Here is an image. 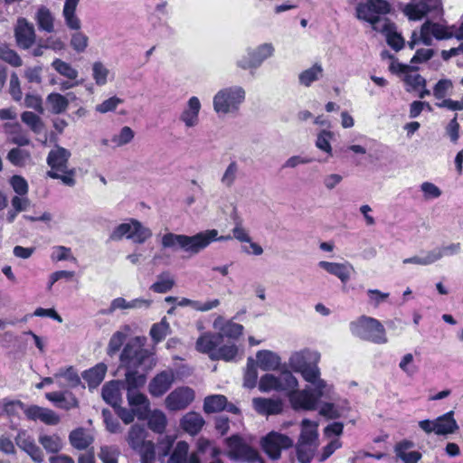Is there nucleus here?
Wrapping results in <instances>:
<instances>
[{
    "instance_id": "28",
    "label": "nucleus",
    "mask_w": 463,
    "mask_h": 463,
    "mask_svg": "<svg viewBox=\"0 0 463 463\" xmlns=\"http://www.w3.org/2000/svg\"><path fill=\"white\" fill-rule=\"evenodd\" d=\"M414 447V443L408 439H403L395 445L394 450L396 456L401 458L403 463H418L422 455L419 451L407 452L408 449Z\"/></svg>"
},
{
    "instance_id": "1",
    "label": "nucleus",
    "mask_w": 463,
    "mask_h": 463,
    "mask_svg": "<svg viewBox=\"0 0 463 463\" xmlns=\"http://www.w3.org/2000/svg\"><path fill=\"white\" fill-rule=\"evenodd\" d=\"M216 230L201 232L194 236L167 232L162 237V246L171 249L180 248L186 252L196 254L212 241L218 240Z\"/></svg>"
},
{
    "instance_id": "44",
    "label": "nucleus",
    "mask_w": 463,
    "mask_h": 463,
    "mask_svg": "<svg viewBox=\"0 0 463 463\" xmlns=\"http://www.w3.org/2000/svg\"><path fill=\"white\" fill-rule=\"evenodd\" d=\"M259 389L260 392H267L271 390L282 391L285 387L279 378L273 374L266 373L260 379Z\"/></svg>"
},
{
    "instance_id": "41",
    "label": "nucleus",
    "mask_w": 463,
    "mask_h": 463,
    "mask_svg": "<svg viewBox=\"0 0 463 463\" xmlns=\"http://www.w3.org/2000/svg\"><path fill=\"white\" fill-rule=\"evenodd\" d=\"M55 378H63L66 386L70 388H76L80 384V378L73 366L61 368L58 373L54 374Z\"/></svg>"
},
{
    "instance_id": "9",
    "label": "nucleus",
    "mask_w": 463,
    "mask_h": 463,
    "mask_svg": "<svg viewBox=\"0 0 463 463\" xmlns=\"http://www.w3.org/2000/svg\"><path fill=\"white\" fill-rule=\"evenodd\" d=\"M148 351L137 338L130 339L120 354V363L127 369H137L148 358Z\"/></svg>"
},
{
    "instance_id": "11",
    "label": "nucleus",
    "mask_w": 463,
    "mask_h": 463,
    "mask_svg": "<svg viewBox=\"0 0 463 463\" xmlns=\"http://www.w3.org/2000/svg\"><path fill=\"white\" fill-rule=\"evenodd\" d=\"M194 391L188 386H181L173 390L165 398V407L170 411L186 409L194 400Z\"/></svg>"
},
{
    "instance_id": "56",
    "label": "nucleus",
    "mask_w": 463,
    "mask_h": 463,
    "mask_svg": "<svg viewBox=\"0 0 463 463\" xmlns=\"http://www.w3.org/2000/svg\"><path fill=\"white\" fill-rule=\"evenodd\" d=\"M119 454V449L117 447L102 446L98 456L102 463H118Z\"/></svg>"
},
{
    "instance_id": "37",
    "label": "nucleus",
    "mask_w": 463,
    "mask_h": 463,
    "mask_svg": "<svg viewBox=\"0 0 463 463\" xmlns=\"http://www.w3.org/2000/svg\"><path fill=\"white\" fill-rule=\"evenodd\" d=\"M219 329L220 332L218 334L221 335L222 342L224 337L238 340L243 335L244 331L242 325L235 323L232 320L225 321Z\"/></svg>"
},
{
    "instance_id": "57",
    "label": "nucleus",
    "mask_w": 463,
    "mask_h": 463,
    "mask_svg": "<svg viewBox=\"0 0 463 463\" xmlns=\"http://www.w3.org/2000/svg\"><path fill=\"white\" fill-rule=\"evenodd\" d=\"M443 257V253L441 251H429L428 254L421 258L418 256H414L409 259L404 260V263H413L419 265H429L431 264Z\"/></svg>"
},
{
    "instance_id": "16",
    "label": "nucleus",
    "mask_w": 463,
    "mask_h": 463,
    "mask_svg": "<svg viewBox=\"0 0 463 463\" xmlns=\"http://www.w3.org/2000/svg\"><path fill=\"white\" fill-rule=\"evenodd\" d=\"M14 440L17 447L24 451L34 463H43L44 461L43 452L27 430H19Z\"/></svg>"
},
{
    "instance_id": "17",
    "label": "nucleus",
    "mask_w": 463,
    "mask_h": 463,
    "mask_svg": "<svg viewBox=\"0 0 463 463\" xmlns=\"http://www.w3.org/2000/svg\"><path fill=\"white\" fill-rule=\"evenodd\" d=\"M175 382L173 370H164L156 373L149 382L148 392L152 397H162L172 387Z\"/></svg>"
},
{
    "instance_id": "5",
    "label": "nucleus",
    "mask_w": 463,
    "mask_h": 463,
    "mask_svg": "<svg viewBox=\"0 0 463 463\" xmlns=\"http://www.w3.org/2000/svg\"><path fill=\"white\" fill-rule=\"evenodd\" d=\"M391 11L392 6L387 0H366L355 6L357 19L370 24L373 30H379V24H383L381 15L388 14Z\"/></svg>"
},
{
    "instance_id": "3",
    "label": "nucleus",
    "mask_w": 463,
    "mask_h": 463,
    "mask_svg": "<svg viewBox=\"0 0 463 463\" xmlns=\"http://www.w3.org/2000/svg\"><path fill=\"white\" fill-rule=\"evenodd\" d=\"M350 329L355 336L376 345L388 342L383 325L376 318L361 316L350 324Z\"/></svg>"
},
{
    "instance_id": "49",
    "label": "nucleus",
    "mask_w": 463,
    "mask_h": 463,
    "mask_svg": "<svg viewBox=\"0 0 463 463\" xmlns=\"http://www.w3.org/2000/svg\"><path fill=\"white\" fill-rule=\"evenodd\" d=\"M52 68L61 75L70 79L75 80L78 77V71L70 63L61 60L55 59L52 63Z\"/></svg>"
},
{
    "instance_id": "14",
    "label": "nucleus",
    "mask_w": 463,
    "mask_h": 463,
    "mask_svg": "<svg viewBox=\"0 0 463 463\" xmlns=\"http://www.w3.org/2000/svg\"><path fill=\"white\" fill-rule=\"evenodd\" d=\"M322 395L321 389L317 391L302 390V391H292L288 397L291 406L294 410H305L312 411L315 410L317 404Z\"/></svg>"
},
{
    "instance_id": "31",
    "label": "nucleus",
    "mask_w": 463,
    "mask_h": 463,
    "mask_svg": "<svg viewBox=\"0 0 463 463\" xmlns=\"http://www.w3.org/2000/svg\"><path fill=\"white\" fill-rule=\"evenodd\" d=\"M256 357L259 366L263 371L276 370L280 364V357L269 350L258 351Z\"/></svg>"
},
{
    "instance_id": "64",
    "label": "nucleus",
    "mask_w": 463,
    "mask_h": 463,
    "mask_svg": "<svg viewBox=\"0 0 463 463\" xmlns=\"http://www.w3.org/2000/svg\"><path fill=\"white\" fill-rule=\"evenodd\" d=\"M89 38L80 32L74 33L71 35V46L77 52H83L88 46Z\"/></svg>"
},
{
    "instance_id": "46",
    "label": "nucleus",
    "mask_w": 463,
    "mask_h": 463,
    "mask_svg": "<svg viewBox=\"0 0 463 463\" xmlns=\"http://www.w3.org/2000/svg\"><path fill=\"white\" fill-rule=\"evenodd\" d=\"M178 305L180 307H192L194 309L197 310V311H202V312H205V311H209L214 307H217L219 305H220V301L219 299H213V300H210V301H207V302H204V303H202L200 301H196V300H192V299H189V298H183L179 302H178Z\"/></svg>"
},
{
    "instance_id": "29",
    "label": "nucleus",
    "mask_w": 463,
    "mask_h": 463,
    "mask_svg": "<svg viewBox=\"0 0 463 463\" xmlns=\"http://www.w3.org/2000/svg\"><path fill=\"white\" fill-rule=\"evenodd\" d=\"M107 373V365L99 363L82 373V378L87 382L90 389L97 388L104 380Z\"/></svg>"
},
{
    "instance_id": "40",
    "label": "nucleus",
    "mask_w": 463,
    "mask_h": 463,
    "mask_svg": "<svg viewBox=\"0 0 463 463\" xmlns=\"http://www.w3.org/2000/svg\"><path fill=\"white\" fill-rule=\"evenodd\" d=\"M167 425V420L165 413L161 411H154L147 420L148 428L158 434L165 432Z\"/></svg>"
},
{
    "instance_id": "33",
    "label": "nucleus",
    "mask_w": 463,
    "mask_h": 463,
    "mask_svg": "<svg viewBox=\"0 0 463 463\" xmlns=\"http://www.w3.org/2000/svg\"><path fill=\"white\" fill-rule=\"evenodd\" d=\"M226 406L227 398L222 394L209 395L203 401V411L207 414L222 411Z\"/></svg>"
},
{
    "instance_id": "62",
    "label": "nucleus",
    "mask_w": 463,
    "mask_h": 463,
    "mask_svg": "<svg viewBox=\"0 0 463 463\" xmlns=\"http://www.w3.org/2000/svg\"><path fill=\"white\" fill-rule=\"evenodd\" d=\"M117 415L122 420L125 424L133 422L136 415H141L142 412L138 411V409H127L119 404L118 407H113Z\"/></svg>"
},
{
    "instance_id": "24",
    "label": "nucleus",
    "mask_w": 463,
    "mask_h": 463,
    "mask_svg": "<svg viewBox=\"0 0 463 463\" xmlns=\"http://www.w3.org/2000/svg\"><path fill=\"white\" fill-rule=\"evenodd\" d=\"M222 343V336L218 333H205L197 339L196 349L203 354H207L212 360V354Z\"/></svg>"
},
{
    "instance_id": "19",
    "label": "nucleus",
    "mask_w": 463,
    "mask_h": 463,
    "mask_svg": "<svg viewBox=\"0 0 463 463\" xmlns=\"http://www.w3.org/2000/svg\"><path fill=\"white\" fill-rule=\"evenodd\" d=\"M396 24L389 18H383V24L379 26L380 32L386 37L387 44L392 47L395 52L401 51L404 47V39L401 33L396 31Z\"/></svg>"
},
{
    "instance_id": "18",
    "label": "nucleus",
    "mask_w": 463,
    "mask_h": 463,
    "mask_svg": "<svg viewBox=\"0 0 463 463\" xmlns=\"http://www.w3.org/2000/svg\"><path fill=\"white\" fill-rule=\"evenodd\" d=\"M14 37L18 47L28 50L35 43L36 35L33 25L24 17L18 18L14 27Z\"/></svg>"
},
{
    "instance_id": "20",
    "label": "nucleus",
    "mask_w": 463,
    "mask_h": 463,
    "mask_svg": "<svg viewBox=\"0 0 463 463\" xmlns=\"http://www.w3.org/2000/svg\"><path fill=\"white\" fill-rule=\"evenodd\" d=\"M122 389H124L122 381H109L102 386L101 396L111 407H118L122 402Z\"/></svg>"
},
{
    "instance_id": "63",
    "label": "nucleus",
    "mask_w": 463,
    "mask_h": 463,
    "mask_svg": "<svg viewBox=\"0 0 463 463\" xmlns=\"http://www.w3.org/2000/svg\"><path fill=\"white\" fill-rule=\"evenodd\" d=\"M460 125L458 121V114L449 120L445 128L446 134L453 144H457L459 139Z\"/></svg>"
},
{
    "instance_id": "12",
    "label": "nucleus",
    "mask_w": 463,
    "mask_h": 463,
    "mask_svg": "<svg viewBox=\"0 0 463 463\" xmlns=\"http://www.w3.org/2000/svg\"><path fill=\"white\" fill-rule=\"evenodd\" d=\"M262 449L271 459L280 458L281 449L292 447V439L284 434L269 432L261 441Z\"/></svg>"
},
{
    "instance_id": "47",
    "label": "nucleus",
    "mask_w": 463,
    "mask_h": 463,
    "mask_svg": "<svg viewBox=\"0 0 463 463\" xmlns=\"http://www.w3.org/2000/svg\"><path fill=\"white\" fill-rule=\"evenodd\" d=\"M175 286V280L168 273L164 272L158 276V280L153 283L150 289L156 293H166Z\"/></svg>"
},
{
    "instance_id": "21",
    "label": "nucleus",
    "mask_w": 463,
    "mask_h": 463,
    "mask_svg": "<svg viewBox=\"0 0 463 463\" xmlns=\"http://www.w3.org/2000/svg\"><path fill=\"white\" fill-rule=\"evenodd\" d=\"M437 2L434 0H420L417 3H411L405 6L404 13L411 21L422 19L429 13L436 9Z\"/></svg>"
},
{
    "instance_id": "4",
    "label": "nucleus",
    "mask_w": 463,
    "mask_h": 463,
    "mask_svg": "<svg viewBox=\"0 0 463 463\" xmlns=\"http://www.w3.org/2000/svg\"><path fill=\"white\" fill-rule=\"evenodd\" d=\"M147 431L143 425L133 424L128 433L129 447L140 456L141 463H155L156 458V445L147 440Z\"/></svg>"
},
{
    "instance_id": "55",
    "label": "nucleus",
    "mask_w": 463,
    "mask_h": 463,
    "mask_svg": "<svg viewBox=\"0 0 463 463\" xmlns=\"http://www.w3.org/2000/svg\"><path fill=\"white\" fill-rule=\"evenodd\" d=\"M175 440V437L165 435L157 439V444L156 447V452H157L158 457L160 458H165L170 454L171 449H173L174 443Z\"/></svg>"
},
{
    "instance_id": "38",
    "label": "nucleus",
    "mask_w": 463,
    "mask_h": 463,
    "mask_svg": "<svg viewBox=\"0 0 463 463\" xmlns=\"http://www.w3.org/2000/svg\"><path fill=\"white\" fill-rule=\"evenodd\" d=\"M38 441L47 453L56 454L62 449V440L58 434L40 435Z\"/></svg>"
},
{
    "instance_id": "34",
    "label": "nucleus",
    "mask_w": 463,
    "mask_h": 463,
    "mask_svg": "<svg viewBox=\"0 0 463 463\" xmlns=\"http://www.w3.org/2000/svg\"><path fill=\"white\" fill-rule=\"evenodd\" d=\"M72 447L77 449H86L93 441V438L83 428L72 430L69 436Z\"/></svg>"
},
{
    "instance_id": "26",
    "label": "nucleus",
    "mask_w": 463,
    "mask_h": 463,
    "mask_svg": "<svg viewBox=\"0 0 463 463\" xmlns=\"http://www.w3.org/2000/svg\"><path fill=\"white\" fill-rule=\"evenodd\" d=\"M318 265L329 274L337 277L343 283H346L350 279L353 267L349 263H336L322 260Z\"/></svg>"
},
{
    "instance_id": "43",
    "label": "nucleus",
    "mask_w": 463,
    "mask_h": 463,
    "mask_svg": "<svg viewBox=\"0 0 463 463\" xmlns=\"http://www.w3.org/2000/svg\"><path fill=\"white\" fill-rule=\"evenodd\" d=\"M238 354V347L235 344L223 345L217 347V350L212 354L213 361L223 360L230 362Z\"/></svg>"
},
{
    "instance_id": "54",
    "label": "nucleus",
    "mask_w": 463,
    "mask_h": 463,
    "mask_svg": "<svg viewBox=\"0 0 463 463\" xmlns=\"http://www.w3.org/2000/svg\"><path fill=\"white\" fill-rule=\"evenodd\" d=\"M244 386L248 388L255 387L258 380L257 365L252 357H249L247 361V368L244 373Z\"/></svg>"
},
{
    "instance_id": "42",
    "label": "nucleus",
    "mask_w": 463,
    "mask_h": 463,
    "mask_svg": "<svg viewBox=\"0 0 463 463\" xmlns=\"http://www.w3.org/2000/svg\"><path fill=\"white\" fill-rule=\"evenodd\" d=\"M323 74V68L320 64L315 63L311 68L303 71L298 77L300 84L309 87L317 80Z\"/></svg>"
},
{
    "instance_id": "6",
    "label": "nucleus",
    "mask_w": 463,
    "mask_h": 463,
    "mask_svg": "<svg viewBox=\"0 0 463 463\" xmlns=\"http://www.w3.org/2000/svg\"><path fill=\"white\" fill-rule=\"evenodd\" d=\"M151 236L152 232L148 228L144 227L139 221L130 219L128 222L118 225L111 232L109 239L120 241L125 237L135 243L142 244Z\"/></svg>"
},
{
    "instance_id": "2",
    "label": "nucleus",
    "mask_w": 463,
    "mask_h": 463,
    "mask_svg": "<svg viewBox=\"0 0 463 463\" xmlns=\"http://www.w3.org/2000/svg\"><path fill=\"white\" fill-rule=\"evenodd\" d=\"M71 156L68 149L57 146L49 152L46 162L50 166L47 175L52 179L61 180L63 184L71 187L76 184V169L68 167Z\"/></svg>"
},
{
    "instance_id": "59",
    "label": "nucleus",
    "mask_w": 463,
    "mask_h": 463,
    "mask_svg": "<svg viewBox=\"0 0 463 463\" xmlns=\"http://www.w3.org/2000/svg\"><path fill=\"white\" fill-rule=\"evenodd\" d=\"M45 397L61 409L69 410L70 408L78 406V401L75 397L71 398L72 402L70 405L62 404V402H66V398L64 393L61 392H47Z\"/></svg>"
},
{
    "instance_id": "61",
    "label": "nucleus",
    "mask_w": 463,
    "mask_h": 463,
    "mask_svg": "<svg viewBox=\"0 0 463 463\" xmlns=\"http://www.w3.org/2000/svg\"><path fill=\"white\" fill-rule=\"evenodd\" d=\"M126 340V335L120 331H117L109 339L107 353L109 356L116 354L123 345Z\"/></svg>"
},
{
    "instance_id": "30",
    "label": "nucleus",
    "mask_w": 463,
    "mask_h": 463,
    "mask_svg": "<svg viewBox=\"0 0 463 463\" xmlns=\"http://www.w3.org/2000/svg\"><path fill=\"white\" fill-rule=\"evenodd\" d=\"M403 80L405 84L411 88V90L418 92L420 99H423L426 96L430 95V91L426 88V79L420 74H412L408 72L406 75H404Z\"/></svg>"
},
{
    "instance_id": "58",
    "label": "nucleus",
    "mask_w": 463,
    "mask_h": 463,
    "mask_svg": "<svg viewBox=\"0 0 463 463\" xmlns=\"http://www.w3.org/2000/svg\"><path fill=\"white\" fill-rule=\"evenodd\" d=\"M453 88V83L449 79H441L433 87V96L438 100L446 99L445 97Z\"/></svg>"
},
{
    "instance_id": "39",
    "label": "nucleus",
    "mask_w": 463,
    "mask_h": 463,
    "mask_svg": "<svg viewBox=\"0 0 463 463\" xmlns=\"http://www.w3.org/2000/svg\"><path fill=\"white\" fill-rule=\"evenodd\" d=\"M46 103L53 114L63 113L69 106L68 99L57 92L50 93L46 98Z\"/></svg>"
},
{
    "instance_id": "15",
    "label": "nucleus",
    "mask_w": 463,
    "mask_h": 463,
    "mask_svg": "<svg viewBox=\"0 0 463 463\" xmlns=\"http://www.w3.org/2000/svg\"><path fill=\"white\" fill-rule=\"evenodd\" d=\"M431 36L437 40H448L455 37V33L443 24L427 20L420 27V40L423 44L430 46L432 44Z\"/></svg>"
},
{
    "instance_id": "36",
    "label": "nucleus",
    "mask_w": 463,
    "mask_h": 463,
    "mask_svg": "<svg viewBox=\"0 0 463 463\" xmlns=\"http://www.w3.org/2000/svg\"><path fill=\"white\" fill-rule=\"evenodd\" d=\"M35 20L39 30L46 33H52L54 31V18L51 11L46 6H41L38 9Z\"/></svg>"
},
{
    "instance_id": "53",
    "label": "nucleus",
    "mask_w": 463,
    "mask_h": 463,
    "mask_svg": "<svg viewBox=\"0 0 463 463\" xmlns=\"http://www.w3.org/2000/svg\"><path fill=\"white\" fill-rule=\"evenodd\" d=\"M312 422L307 420L304 419L302 420V426L304 427L298 439V445H311L317 439V432L316 429H310L307 430V426H311Z\"/></svg>"
},
{
    "instance_id": "25",
    "label": "nucleus",
    "mask_w": 463,
    "mask_h": 463,
    "mask_svg": "<svg viewBox=\"0 0 463 463\" xmlns=\"http://www.w3.org/2000/svg\"><path fill=\"white\" fill-rule=\"evenodd\" d=\"M204 423L202 415L195 411L187 412L180 420L181 428L192 436L197 435L202 430Z\"/></svg>"
},
{
    "instance_id": "13",
    "label": "nucleus",
    "mask_w": 463,
    "mask_h": 463,
    "mask_svg": "<svg viewBox=\"0 0 463 463\" xmlns=\"http://www.w3.org/2000/svg\"><path fill=\"white\" fill-rule=\"evenodd\" d=\"M274 52V47L271 43H263L257 49L248 52L237 64L243 70L256 69L268 58L271 57Z\"/></svg>"
},
{
    "instance_id": "32",
    "label": "nucleus",
    "mask_w": 463,
    "mask_h": 463,
    "mask_svg": "<svg viewBox=\"0 0 463 463\" xmlns=\"http://www.w3.org/2000/svg\"><path fill=\"white\" fill-rule=\"evenodd\" d=\"M80 0H66L63 6V16L66 25L72 30L80 28V21L76 16L75 12Z\"/></svg>"
},
{
    "instance_id": "52",
    "label": "nucleus",
    "mask_w": 463,
    "mask_h": 463,
    "mask_svg": "<svg viewBox=\"0 0 463 463\" xmlns=\"http://www.w3.org/2000/svg\"><path fill=\"white\" fill-rule=\"evenodd\" d=\"M22 121L27 125L31 130L39 134L43 127L41 118L32 111H24L21 114Z\"/></svg>"
},
{
    "instance_id": "8",
    "label": "nucleus",
    "mask_w": 463,
    "mask_h": 463,
    "mask_svg": "<svg viewBox=\"0 0 463 463\" xmlns=\"http://www.w3.org/2000/svg\"><path fill=\"white\" fill-rule=\"evenodd\" d=\"M419 427L427 434L434 432L436 435L442 436L453 434L458 430V425L454 418L453 411H448L443 415L439 416L434 420H420Z\"/></svg>"
},
{
    "instance_id": "10",
    "label": "nucleus",
    "mask_w": 463,
    "mask_h": 463,
    "mask_svg": "<svg viewBox=\"0 0 463 463\" xmlns=\"http://www.w3.org/2000/svg\"><path fill=\"white\" fill-rule=\"evenodd\" d=\"M225 441L229 448L228 456L231 458L242 459L252 463L260 459L258 450L248 445L240 435L233 434L227 438Z\"/></svg>"
},
{
    "instance_id": "60",
    "label": "nucleus",
    "mask_w": 463,
    "mask_h": 463,
    "mask_svg": "<svg viewBox=\"0 0 463 463\" xmlns=\"http://www.w3.org/2000/svg\"><path fill=\"white\" fill-rule=\"evenodd\" d=\"M333 137V133L329 130H322L317 136L316 146L320 150L327 153L332 156V146L330 145V139Z\"/></svg>"
},
{
    "instance_id": "35",
    "label": "nucleus",
    "mask_w": 463,
    "mask_h": 463,
    "mask_svg": "<svg viewBox=\"0 0 463 463\" xmlns=\"http://www.w3.org/2000/svg\"><path fill=\"white\" fill-rule=\"evenodd\" d=\"M123 382V388L128 392L137 391L146 383V376L138 373L137 369H128Z\"/></svg>"
},
{
    "instance_id": "23",
    "label": "nucleus",
    "mask_w": 463,
    "mask_h": 463,
    "mask_svg": "<svg viewBox=\"0 0 463 463\" xmlns=\"http://www.w3.org/2000/svg\"><path fill=\"white\" fill-rule=\"evenodd\" d=\"M253 403L257 411L263 415H278L283 411V402L279 399L255 398Z\"/></svg>"
},
{
    "instance_id": "22",
    "label": "nucleus",
    "mask_w": 463,
    "mask_h": 463,
    "mask_svg": "<svg viewBox=\"0 0 463 463\" xmlns=\"http://www.w3.org/2000/svg\"><path fill=\"white\" fill-rule=\"evenodd\" d=\"M295 372L300 373L305 381L310 383H317L318 389L325 386V382L320 380V370L317 364H309L306 362H298L297 365L292 364Z\"/></svg>"
},
{
    "instance_id": "50",
    "label": "nucleus",
    "mask_w": 463,
    "mask_h": 463,
    "mask_svg": "<svg viewBox=\"0 0 463 463\" xmlns=\"http://www.w3.org/2000/svg\"><path fill=\"white\" fill-rule=\"evenodd\" d=\"M0 60L13 67H20L23 64V61L18 53L14 50L10 49L6 44L0 45Z\"/></svg>"
},
{
    "instance_id": "48",
    "label": "nucleus",
    "mask_w": 463,
    "mask_h": 463,
    "mask_svg": "<svg viewBox=\"0 0 463 463\" xmlns=\"http://www.w3.org/2000/svg\"><path fill=\"white\" fill-rule=\"evenodd\" d=\"M189 445L186 441H178L174 449L168 463H186L188 455Z\"/></svg>"
},
{
    "instance_id": "7",
    "label": "nucleus",
    "mask_w": 463,
    "mask_h": 463,
    "mask_svg": "<svg viewBox=\"0 0 463 463\" xmlns=\"http://www.w3.org/2000/svg\"><path fill=\"white\" fill-rule=\"evenodd\" d=\"M245 99V91L241 87L226 88L213 98V108L217 113L227 114L238 110Z\"/></svg>"
},
{
    "instance_id": "51",
    "label": "nucleus",
    "mask_w": 463,
    "mask_h": 463,
    "mask_svg": "<svg viewBox=\"0 0 463 463\" xmlns=\"http://www.w3.org/2000/svg\"><path fill=\"white\" fill-rule=\"evenodd\" d=\"M169 330V324L165 318H163L160 322L155 323L150 329V336L154 343L158 344L162 342Z\"/></svg>"
},
{
    "instance_id": "45",
    "label": "nucleus",
    "mask_w": 463,
    "mask_h": 463,
    "mask_svg": "<svg viewBox=\"0 0 463 463\" xmlns=\"http://www.w3.org/2000/svg\"><path fill=\"white\" fill-rule=\"evenodd\" d=\"M127 399L128 404L132 408L138 409V411H141V410L147 411L149 409V401L147 397L138 391L128 392Z\"/></svg>"
},
{
    "instance_id": "27",
    "label": "nucleus",
    "mask_w": 463,
    "mask_h": 463,
    "mask_svg": "<svg viewBox=\"0 0 463 463\" xmlns=\"http://www.w3.org/2000/svg\"><path fill=\"white\" fill-rule=\"evenodd\" d=\"M201 109V103L197 97H191L187 103V108L182 112L180 119L187 128H192L198 123V115Z\"/></svg>"
}]
</instances>
